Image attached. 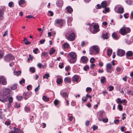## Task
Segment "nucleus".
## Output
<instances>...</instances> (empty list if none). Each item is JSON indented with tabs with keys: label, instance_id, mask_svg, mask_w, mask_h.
Instances as JSON below:
<instances>
[{
	"label": "nucleus",
	"instance_id": "nucleus-1",
	"mask_svg": "<svg viewBox=\"0 0 133 133\" xmlns=\"http://www.w3.org/2000/svg\"><path fill=\"white\" fill-rule=\"evenodd\" d=\"M10 90L4 88L0 91V101L4 102L7 101L9 97L11 95L9 93Z\"/></svg>",
	"mask_w": 133,
	"mask_h": 133
},
{
	"label": "nucleus",
	"instance_id": "nucleus-2",
	"mask_svg": "<svg viewBox=\"0 0 133 133\" xmlns=\"http://www.w3.org/2000/svg\"><path fill=\"white\" fill-rule=\"evenodd\" d=\"M87 25L89 26L88 29L91 33L93 34L97 32L99 30V26L98 24H95L94 23L90 24L88 23Z\"/></svg>",
	"mask_w": 133,
	"mask_h": 133
},
{
	"label": "nucleus",
	"instance_id": "nucleus-3",
	"mask_svg": "<svg viewBox=\"0 0 133 133\" xmlns=\"http://www.w3.org/2000/svg\"><path fill=\"white\" fill-rule=\"evenodd\" d=\"M68 56H69L68 59L69 62L71 64H73L75 63L77 60V55L74 52H71L68 53Z\"/></svg>",
	"mask_w": 133,
	"mask_h": 133
},
{
	"label": "nucleus",
	"instance_id": "nucleus-4",
	"mask_svg": "<svg viewBox=\"0 0 133 133\" xmlns=\"http://www.w3.org/2000/svg\"><path fill=\"white\" fill-rule=\"evenodd\" d=\"M90 54L92 55H96L99 52V48L97 45L91 46L90 48Z\"/></svg>",
	"mask_w": 133,
	"mask_h": 133
},
{
	"label": "nucleus",
	"instance_id": "nucleus-5",
	"mask_svg": "<svg viewBox=\"0 0 133 133\" xmlns=\"http://www.w3.org/2000/svg\"><path fill=\"white\" fill-rule=\"evenodd\" d=\"M131 29L129 28L126 27L124 25L119 30V32L121 35H124L129 33Z\"/></svg>",
	"mask_w": 133,
	"mask_h": 133
},
{
	"label": "nucleus",
	"instance_id": "nucleus-6",
	"mask_svg": "<svg viewBox=\"0 0 133 133\" xmlns=\"http://www.w3.org/2000/svg\"><path fill=\"white\" fill-rule=\"evenodd\" d=\"M64 20L60 19H56L55 21V24L57 26L61 27L65 23Z\"/></svg>",
	"mask_w": 133,
	"mask_h": 133
},
{
	"label": "nucleus",
	"instance_id": "nucleus-7",
	"mask_svg": "<svg viewBox=\"0 0 133 133\" xmlns=\"http://www.w3.org/2000/svg\"><path fill=\"white\" fill-rule=\"evenodd\" d=\"M65 37L69 41H72L74 39L75 35L74 33H72L68 35L67 34H66Z\"/></svg>",
	"mask_w": 133,
	"mask_h": 133
},
{
	"label": "nucleus",
	"instance_id": "nucleus-8",
	"mask_svg": "<svg viewBox=\"0 0 133 133\" xmlns=\"http://www.w3.org/2000/svg\"><path fill=\"white\" fill-rule=\"evenodd\" d=\"M99 114L98 119L99 121H102L105 117V113L103 111H101L99 112Z\"/></svg>",
	"mask_w": 133,
	"mask_h": 133
},
{
	"label": "nucleus",
	"instance_id": "nucleus-9",
	"mask_svg": "<svg viewBox=\"0 0 133 133\" xmlns=\"http://www.w3.org/2000/svg\"><path fill=\"white\" fill-rule=\"evenodd\" d=\"M14 59V57L12 55L10 54L6 55L4 57V60L8 62H9L12 60Z\"/></svg>",
	"mask_w": 133,
	"mask_h": 133
},
{
	"label": "nucleus",
	"instance_id": "nucleus-10",
	"mask_svg": "<svg viewBox=\"0 0 133 133\" xmlns=\"http://www.w3.org/2000/svg\"><path fill=\"white\" fill-rule=\"evenodd\" d=\"M106 71L108 72L111 73L112 71L114 70V68L110 63L107 64L106 65Z\"/></svg>",
	"mask_w": 133,
	"mask_h": 133
},
{
	"label": "nucleus",
	"instance_id": "nucleus-11",
	"mask_svg": "<svg viewBox=\"0 0 133 133\" xmlns=\"http://www.w3.org/2000/svg\"><path fill=\"white\" fill-rule=\"evenodd\" d=\"M115 10L116 12L118 13L121 14L124 11V9L123 7L118 6V7L116 6L115 8Z\"/></svg>",
	"mask_w": 133,
	"mask_h": 133
},
{
	"label": "nucleus",
	"instance_id": "nucleus-12",
	"mask_svg": "<svg viewBox=\"0 0 133 133\" xmlns=\"http://www.w3.org/2000/svg\"><path fill=\"white\" fill-rule=\"evenodd\" d=\"M126 57L128 59H133V52L131 51L127 52L126 54Z\"/></svg>",
	"mask_w": 133,
	"mask_h": 133
},
{
	"label": "nucleus",
	"instance_id": "nucleus-13",
	"mask_svg": "<svg viewBox=\"0 0 133 133\" xmlns=\"http://www.w3.org/2000/svg\"><path fill=\"white\" fill-rule=\"evenodd\" d=\"M125 51L122 49H119L117 50V55L119 56H122L125 55Z\"/></svg>",
	"mask_w": 133,
	"mask_h": 133
},
{
	"label": "nucleus",
	"instance_id": "nucleus-14",
	"mask_svg": "<svg viewBox=\"0 0 133 133\" xmlns=\"http://www.w3.org/2000/svg\"><path fill=\"white\" fill-rule=\"evenodd\" d=\"M61 95L64 98H67L68 96V93L66 92H64L63 91H61L60 92Z\"/></svg>",
	"mask_w": 133,
	"mask_h": 133
},
{
	"label": "nucleus",
	"instance_id": "nucleus-15",
	"mask_svg": "<svg viewBox=\"0 0 133 133\" xmlns=\"http://www.w3.org/2000/svg\"><path fill=\"white\" fill-rule=\"evenodd\" d=\"M13 98L12 97L11 95L7 99V101L8 100L9 101V103L8 104V108H9L11 106V103L13 101Z\"/></svg>",
	"mask_w": 133,
	"mask_h": 133
},
{
	"label": "nucleus",
	"instance_id": "nucleus-16",
	"mask_svg": "<svg viewBox=\"0 0 133 133\" xmlns=\"http://www.w3.org/2000/svg\"><path fill=\"white\" fill-rule=\"evenodd\" d=\"M6 83V79L3 76H1L0 77V84L2 85H5Z\"/></svg>",
	"mask_w": 133,
	"mask_h": 133
},
{
	"label": "nucleus",
	"instance_id": "nucleus-17",
	"mask_svg": "<svg viewBox=\"0 0 133 133\" xmlns=\"http://www.w3.org/2000/svg\"><path fill=\"white\" fill-rule=\"evenodd\" d=\"M14 128V131H11L9 132V133H23V131L19 129L15 128Z\"/></svg>",
	"mask_w": 133,
	"mask_h": 133
},
{
	"label": "nucleus",
	"instance_id": "nucleus-18",
	"mask_svg": "<svg viewBox=\"0 0 133 133\" xmlns=\"http://www.w3.org/2000/svg\"><path fill=\"white\" fill-rule=\"evenodd\" d=\"M88 59L85 56H83L81 58V62L83 63H86L87 62Z\"/></svg>",
	"mask_w": 133,
	"mask_h": 133
},
{
	"label": "nucleus",
	"instance_id": "nucleus-19",
	"mask_svg": "<svg viewBox=\"0 0 133 133\" xmlns=\"http://www.w3.org/2000/svg\"><path fill=\"white\" fill-rule=\"evenodd\" d=\"M32 95V93L31 92H28L24 93V98L25 99H27L29 97Z\"/></svg>",
	"mask_w": 133,
	"mask_h": 133
},
{
	"label": "nucleus",
	"instance_id": "nucleus-20",
	"mask_svg": "<svg viewBox=\"0 0 133 133\" xmlns=\"http://www.w3.org/2000/svg\"><path fill=\"white\" fill-rule=\"evenodd\" d=\"M56 4L57 6L59 7H61L63 4V1L62 0H59L57 2Z\"/></svg>",
	"mask_w": 133,
	"mask_h": 133
},
{
	"label": "nucleus",
	"instance_id": "nucleus-21",
	"mask_svg": "<svg viewBox=\"0 0 133 133\" xmlns=\"http://www.w3.org/2000/svg\"><path fill=\"white\" fill-rule=\"evenodd\" d=\"M65 10L71 14L73 12V9L70 6H68L65 8Z\"/></svg>",
	"mask_w": 133,
	"mask_h": 133
},
{
	"label": "nucleus",
	"instance_id": "nucleus-22",
	"mask_svg": "<svg viewBox=\"0 0 133 133\" xmlns=\"http://www.w3.org/2000/svg\"><path fill=\"white\" fill-rule=\"evenodd\" d=\"M109 4L108 2L106 1H104L101 3L102 6L103 8L106 7Z\"/></svg>",
	"mask_w": 133,
	"mask_h": 133
},
{
	"label": "nucleus",
	"instance_id": "nucleus-23",
	"mask_svg": "<svg viewBox=\"0 0 133 133\" xmlns=\"http://www.w3.org/2000/svg\"><path fill=\"white\" fill-rule=\"evenodd\" d=\"M112 36L113 38L116 40L118 39L119 38V36H118L116 33L115 32H114L112 34Z\"/></svg>",
	"mask_w": 133,
	"mask_h": 133
},
{
	"label": "nucleus",
	"instance_id": "nucleus-24",
	"mask_svg": "<svg viewBox=\"0 0 133 133\" xmlns=\"http://www.w3.org/2000/svg\"><path fill=\"white\" fill-rule=\"evenodd\" d=\"M62 46L63 49L68 48L69 47V45L68 43H65Z\"/></svg>",
	"mask_w": 133,
	"mask_h": 133
},
{
	"label": "nucleus",
	"instance_id": "nucleus-25",
	"mask_svg": "<svg viewBox=\"0 0 133 133\" xmlns=\"http://www.w3.org/2000/svg\"><path fill=\"white\" fill-rule=\"evenodd\" d=\"M109 33H108L102 34L103 38L104 39H107L109 38Z\"/></svg>",
	"mask_w": 133,
	"mask_h": 133
},
{
	"label": "nucleus",
	"instance_id": "nucleus-26",
	"mask_svg": "<svg viewBox=\"0 0 133 133\" xmlns=\"http://www.w3.org/2000/svg\"><path fill=\"white\" fill-rule=\"evenodd\" d=\"M71 78L69 77H66L64 79V81L66 83H70L71 82Z\"/></svg>",
	"mask_w": 133,
	"mask_h": 133
},
{
	"label": "nucleus",
	"instance_id": "nucleus-27",
	"mask_svg": "<svg viewBox=\"0 0 133 133\" xmlns=\"http://www.w3.org/2000/svg\"><path fill=\"white\" fill-rule=\"evenodd\" d=\"M63 82L62 79L61 78H58L56 80L57 83L58 84H60L62 83Z\"/></svg>",
	"mask_w": 133,
	"mask_h": 133
},
{
	"label": "nucleus",
	"instance_id": "nucleus-28",
	"mask_svg": "<svg viewBox=\"0 0 133 133\" xmlns=\"http://www.w3.org/2000/svg\"><path fill=\"white\" fill-rule=\"evenodd\" d=\"M3 13L4 11L3 9H0V19H2Z\"/></svg>",
	"mask_w": 133,
	"mask_h": 133
},
{
	"label": "nucleus",
	"instance_id": "nucleus-29",
	"mask_svg": "<svg viewBox=\"0 0 133 133\" xmlns=\"http://www.w3.org/2000/svg\"><path fill=\"white\" fill-rule=\"evenodd\" d=\"M112 50L110 49H108L107 51L108 55L109 56H110L111 55L112 53Z\"/></svg>",
	"mask_w": 133,
	"mask_h": 133
},
{
	"label": "nucleus",
	"instance_id": "nucleus-30",
	"mask_svg": "<svg viewBox=\"0 0 133 133\" xmlns=\"http://www.w3.org/2000/svg\"><path fill=\"white\" fill-rule=\"evenodd\" d=\"M21 71H14L13 72V74L14 75L18 76L21 73Z\"/></svg>",
	"mask_w": 133,
	"mask_h": 133
},
{
	"label": "nucleus",
	"instance_id": "nucleus-31",
	"mask_svg": "<svg viewBox=\"0 0 133 133\" xmlns=\"http://www.w3.org/2000/svg\"><path fill=\"white\" fill-rule=\"evenodd\" d=\"M59 102V101L57 99H56L55 100L54 102V104L56 106H57L58 105Z\"/></svg>",
	"mask_w": 133,
	"mask_h": 133
},
{
	"label": "nucleus",
	"instance_id": "nucleus-32",
	"mask_svg": "<svg viewBox=\"0 0 133 133\" xmlns=\"http://www.w3.org/2000/svg\"><path fill=\"white\" fill-rule=\"evenodd\" d=\"M73 19L71 17H69L67 20V23L68 25H70V23L72 21Z\"/></svg>",
	"mask_w": 133,
	"mask_h": 133
},
{
	"label": "nucleus",
	"instance_id": "nucleus-33",
	"mask_svg": "<svg viewBox=\"0 0 133 133\" xmlns=\"http://www.w3.org/2000/svg\"><path fill=\"white\" fill-rule=\"evenodd\" d=\"M73 80L76 81H78V77L76 75H75L72 78Z\"/></svg>",
	"mask_w": 133,
	"mask_h": 133
},
{
	"label": "nucleus",
	"instance_id": "nucleus-34",
	"mask_svg": "<svg viewBox=\"0 0 133 133\" xmlns=\"http://www.w3.org/2000/svg\"><path fill=\"white\" fill-rule=\"evenodd\" d=\"M17 85L16 84H15L13 85L11 87V90H15L17 88Z\"/></svg>",
	"mask_w": 133,
	"mask_h": 133
},
{
	"label": "nucleus",
	"instance_id": "nucleus-35",
	"mask_svg": "<svg viewBox=\"0 0 133 133\" xmlns=\"http://www.w3.org/2000/svg\"><path fill=\"white\" fill-rule=\"evenodd\" d=\"M49 76V74L48 73H46L43 76V78H46L47 79H48V77Z\"/></svg>",
	"mask_w": 133,
	"mask_h": 133
},
{
	"label": "nucleus",
	"instance_id": "nucleus-36",
	"mask_svg": "<svg viewBox=\"0 0 133 133\" xmlns=\"http://www.w3.org/2000/svg\"><path fill=\"white\" fill-rule=\"evenodd\" d=\"M55 51V50L54 49L51 48L50 49L49 51V54L50 55L52 54Z\"/></svg>",
	"mask_w": 133,
	"mask_h": 133
},
{
	"label": "nucleus",
	"instance_id": "nucleus-37",
	"mask_svg": "<svg viewBox=\"0 0 133 133\" xmlns=\"http://www.w3.org/2000/svg\"><path fill=\"white\" fill-rule=\"evenodd\" d=\"M30 71L32 73L35 71V69L34 67H31L30 68Z\"/></svg>",
	"mask_w": 133,
	"mask_h": 133
},
{
	"label": "nucleus",
	"instance_id": "nucleus-38",
	"mask_svg": "<svg viewBox=\"0 0 133 133\" xmlns=\"http://www.w3.org/2000/svg\"><path fill=\"white\" fill-rule=\"evenodd\" d=\"M4 55V53L3 50H0V59L2 58Z\"/></svg>",
	"mask_w": 133,
	"mask_h": 133
},
{
	"label": "nucleus",
	"instance_id": "nucleus-39",
	"mask_svg": "<svg viewBox=\"0 0 133 133\" xmlns=\"http://www.w3.org/2000/svg\"><path fill=\"white\" fill-rule=\"evenodd\" d=\"M42 99L43 100L46 102H48L49 100V98L44 96H43Z\"/></svg>",
	"mask_w": 133,
	"mask_h": 133
},
{
	"label": "nucleus",
	"instance_id": "nucleus-40",
	"mask_svg": "<svg viewBox=\"0 0 133 133\" xmlns=\"http://www.w3.org/2000/svg\"><path fill=\"white\" fill-rule=\"evenodd\" d=\"M125 2L129 5H131L132 3V2L130 0H125Z\"/></svg>",
	"mask_w": 133,
	"mask_h": 133
},
{
	"label": "nucleus",
	"instance_id": "nucleus-41",
	"mask_svg": "<svg viewBox=\"0 0 133 133\" xmlns=\"http://www.w3.org/2000/svg\"><path fill=\"white\" fill-rule=\"evenodd\" d=\"M48 15L49 16H52L54 15V13L52 11H49L48 12Z\"/></svg>",
	"mask_w": 133,
	"mask_h": 133
},
{
	"label": "nucleus",
	"instance_id": "nucleus-42",
	"mask_svg": "<svg viewBox=\"0 0 133 133\" xmlns=\"http://www.w3.org/2000/svg\"><path fill=\"white\" fill-rule=\"evenodd\" d=\"M24 110L26 112H29L30 110V108L28 107H25L24 108Z\"/></svg>",
	"mask_w": 133,
	"mask_h": 133
},
{
	"label": "nucleus",
	"instance_id": "nucleus-43",
	"mask_svg": "<svg viewBox=\"0 0 133 133\" xmlns=\"http://www.w3.org/2000/svg\"><path fill=\"white\" fill-rule=\"evenodd\" d=\"M105 8L104 10H103V12L104 13H105L107 12H108L109 11V8L106 7L104 8Z\"/></svg>",
	"mask_w": 133,
	"mask_h": 133
},
{
	"label": "nucleus",
	"instance_id": "nucleus-44",
	"mask_svg": "<svg viewBox=\"0 0 133 133\" xmlns=\"http://www.w3.org/2000/svg\"><path fill=\"white\" fill-rule=\"evenodd\" d=\"M41 56L43 57H46L48 56V52H43L41 54Z\"/></svg>",
	"mask_w": 133,
	"mask_h": 133
},
{
	"label": "nucleus",
	"instance_id": "nucleus-45",
	"mask_svg": "<svg viewBox=\"0 0 133 133\" xmlns=\"http://www.w3.org/2000/svg\"><path fill=\"white\" fill-rule=\"evenodd\" d=\"M116 70L117 72L121 73V69L120 67H118L116 68Z\"/></svg>",
	"mask_w": 133,
	"mask_h": 133
},
{
	"label": "nucleus",
	"instance_id": "nucleus-46",
	"mask_svg": "<svg viewBox=\"0 0 133 133\" xmlns=\"http://www.w3.org/2000/svg\"><path fill=\"white\" fill-rule=\"evenodd\" d=\"M25 1L24 0H20L19 2V5L21 6V5L23 4L24 3Z\"/></svg>",
	"mask_w": 133,
	"mask_h": 133
},
{
	"label": "nucleus",
	"instance_id": "nucleus-47",
	"mask_svg": "<svg viewBox=\"0 0 133 133\" xmlns=\"http://www.w3.org/2000/svg\"><path fill=\"white\" fill-rule=\"evenodd\" d=\"M118 109L120 111H122L123 110V108L121 105L120 104H118Z\"/></svg>",
	"mask_w": 133,
	"mask_h": 133
},
{
	"label": "nucleus",
	"instance_id": "nucleus-48",
	"mask_svg": "<svg viewBox=\"0 0 133 133\" xmlns=\"http://www.w3.org/2000/svg\"><path fill=\"white\" fill-rule=\"evenodd\" d=\"M95 61V59L94 58L92 57L90 58V61L91 63H93Z\"/></svg>",
	"mask_w": 133,
	"mask_h": 133
},
{
	"label": "nucleus",
	"instance_id": "nucleus-49",
	"mask_svg": "<svg viewBox=\"0 0 133 133\" xmlns=\"http://www.w3.org/2000/svg\"><path fill=\"white\" fill-rule=\"evenodd\" d=\"M89 69V66L88 65H86L84 66L83 68L84 70L86 71L88 69Z\"/></svg>",
	"mask_w": 133,
	"mask_h": 133
},
{
	"label": "nucleus",
	"instance_id": "nucleus-50",
	"mask_svg": "<svg viewBox=\"0 0 133 133\" xmlns=\"http://www.w3.org/2000/svg\"><path fill=\"white\" fill-rule=\"evenodd\" d=\"M117 103H122V102H121V99L119 98H118L116 100Z\"/></svg>",
	"mask_w": 133,
	"mask_h": 133
},
{
	"label": "nucleus",
	"instance_id": "nucleus-51",
	"mask_svg": "<svg viewBox=\"0 0 133 133\" xmlns=\"http://www.w3.org/2000/svg\"><path fill=\"white\" fill-rule=\"evenodd\" d=\"M13 3L12 2H11L9 3L8 4V5L9 7H12L13 5Z\"/></svg>",
	"mask_w": 133,
	"mask_h": 133
},
{
	"label": "nucleus",
	"instance_id": "nucleus-52",
	"mask_svg": "<svg viewBox=\"0 0 133 133\" xmlns=\"http://www.w3.org/2000/svg\"><path fill=\"white\" fill-rule=\"evenodd\" d=\"M37 66L39 68H42V67H44V66L43 65H42V64L41 63H38L37 64Z\"/></svg>",
	"mask_w": 133,
	"mask_h": 133
},
{
	"label": "nucleus",
	"instance_id": "nucleus-53",
	"mask_svg": "<svg viewBox=\"0 0 133 133\" xmlns=\"http://www.w3.org/2000/svg\"><path fill=\"white\" fill-rule=\"evenodd\" d=\"M114 87L113 86H109L108 88V90L110 91H111L114 89Z\"/></svg>",
	"mask_w": 133,
	"mask_h": 133
},
{
	"label": "nucleus",
	"instance_id": "nucleus-54",
	"mask_svg": "<svg viewBox=\"0 0 133 133\" xmlns=\"http://www.w3.org/2000/svg\"><path fill=\"white\" fill-rule=\"evenodd\" d=\"M45 41V40L44 39H42L41 40H40L39 42L41 44H42L44 43Z\"/></svg>",
	"mask_w": 133,
	"mask_h": 133
},
{
	"label": "nucleus",
	"instance_id": "nucleus-55",
	"mask_svg": "<svg viewBox=\"0 0 133 133\" xmlns=\"http://www.w3.org/2000/svg\"><path fill=\"white\" fill-rule=\"evenodd\" d=\"M22 97L20 96H16V98L17 99L18 101H20L21 99L22 98Z\"/></svg>",
	"mask_w": 133,
	"mask_h": 133
},
{
	"label": "nucleus",
	"instance_id": "nucleus-56",
	"mask_svg": "<svg viewBox=\"0 0 133 133\" xmlns=\"http://www.w3.org/2000/svg\"><path fill=\"white\" fill-rule=\"evenodd\" d=\"M92 90V89L90 87H87L86 89V91L87 92L90 91Z\"/></svg>",
	"mask_w": 133,
	"mask_h": 133
},
{
	"label": "nucleus",
	"instance_id": "nucleus-57",
	"mask_svg": "<svg viewBox=\"0 0 133 133\" xmlns=\"http://www.w3.org/2000/svg\"><path fill=\"white\" fill-rule=\"evenodd\" d=\"M95 64H93V63H91V64H90V68L91 69H93L94 68L95 66Z\"/></svg>",
	"mask_w": 133,
	"mask_h": 133
},
{
	"label": "nucleus",
	"instance_id": "nucleus-58",
	"mask_svg": "<svg viewBox=\"0 0 133 133\" xmlns=\"http://www.w3.org/2000/svg\"><path fill=\"white\" fill-rule=\"evenodd\" d=\"M26 18H34V17L33 16L30 15L28 16H26Z\"/></svg>",
	"mask_w": 133,
	"mask_h": 133
},
{
	"label": "nucleus",
	"instance_id": "nucleus-59",
	"mask_svg": "<svg viewBox=\"0 0 133 133\" xmlns=\"http://www.w3.org/2000/svg\"><path fill=\"white\" fill-rule=\"evenodd\" d=\"M102 121H103L104 122L106 123L108 121V118H106L105 119L103 118Z\"/></svg>",
	"mask_w": 133,
	"mask_h": 133
},
{
	"label": "nucleus",
	"instance_id": "nucleus-60",
	"mask_svg": "<svg viewBox=\"0 0 133 133\" xmlns=\"http://www.w3.org/2000/svg\"><path fill=\"white\" fill-rule=\"evenodd\" d=\"M119 121L118 119H116L114 121V123L115 124H117L119 122Z\"/></svg>",
	"mask_w": 133,
	"mask_h": 133
},
{
	"label": "nucleus",
	"instance_id": "nucleus-61",
	"mask_svg": "<svg viewBox=\"0 0 133 133\" xmlns=\"http://www.w3.org/2000/svg\"><path fill=\"white\" fill-rule=\"evenodd\" d=\"M15 107L17 108H19L20 107V105L19 103H16V104Z\"/></svg>",
	"mask_w": 133,
	"mask_h": 133
},
{
	"label": "nucleus",
	"instance_id": "nucleus-62",
	"mask_svg": "<svg viewBox=\"0 0 133 133\" xmlns=\"http://www.w3.org/2000/svg\"><path fill=\"white\" fill-rule=\"evenodd\" d=\"M101 8V6H100L99 4H97L96 6V8L97 9H100Z\"/></svg>",
	"mask_w": 133,
	"mask_h": 133
},
{
	"label": "nucleus",
	"instance_id": "nucleus-63",
	"mask_svg": "<svg viewBox=\"0 0 133 133\" xmlns=\"http://www.w3.org/2000/svg\"><path fill=\"white\" fill-rule=\"evenodd\" d=\"M105 80V77H103L102 78H101V81L102 83H103L104 82V81Z\"/></svg>",
	"mask_w": 133,
	"mask_h": 133
},
{
	"label": "nucleus",
	"instance_id": "nucleus-64",
	"mask_svg": "<svg viewBox=\"0 0 133 133\" xmlns=\"http://www.w3.org/2000/svg\"><path fill=\"white\" fill-rule=\"evenodd\" d=\"M39 86L40 85H38L37 87L36 88H35V92L39 90Z\"/></svg>",
	"mask_w": 133,
	"mask_h": 133
}]
</instances>
